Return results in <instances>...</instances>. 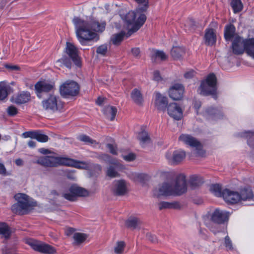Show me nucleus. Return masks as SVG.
Wrapping results in <instances>:
<instances>
[{"label":"nucleus","instance_id":"1","mask_svg":"<svg viewBox=\"0 0 254 254\" xmlns=\"http://www.w3.org/2000/svg\"><path fill=\"white\" fill-rule=\"evenodd\" d=\"M72 22L78 40L82 45H85L86 41L96 38L98 35L94 31H103L106 25L105 21L99 22L94 19L87 21L78 17H74Z\"/></svg>","mask_w":254,"mask_h":254},{"label":"nucleus","instance_id":"2","mask_svg":"<svg viewBox=\"0 0 254 254\" xmlns=\"http://www.w3.org/2000/svg\"><path fill=\"white\" fill-rule=\"evenodd\" d=\"M35 163L45 167H56L59 166L73 167L78 169L89 170V163L63 157L45 156L38 158Z\"/></svg>","mask_w":254,"mask_h":254},{"label":"nucleus","instance_id":"3","mask_svg":"<svg viewBox=\"0 0 254 254\" xmlns=\"http://www.w3.org/2000/svg\"><path fill=\"white\" fill-rule=\"evenodd\" d=\"M187 181L183 174L179 175L174 184L164 183L159 189L161 195H181L187 191Z\"/></svg>","mask_w":254,"mask_h":254},{"label":"nucleus","instance_id":"4","mask_svg":"<svg viewBox=\"0 0 254 254\" xmlns=\"http://www.w3.org/2000/svg\"><path fill=\"white\" fill-rule=\"evenodd\" d=\"M14 198L17 202L12 205L11 210L15 214H26L33 206H35V203L31 201L30 197L25 194H16Z\"/></svg>","mask_w":254,"mask_h":254},{"label":"nucleus","instance_id":"5","mask_svg":"<svg viewBox=\"0 0 254 254\" xmlns=\"http://www.w3.org/2000/svg\"><path fill=\"white\" fill-rule=\"evenodd\" d=\"M217 89V79L213 73L207 75L199 87L200 94L203 96L213 95L216 97Z\"/></svg>","mask_w":254,"mask_h":254},{"label":"nucleus","instance_id":"6","mask_svg":"<svg viewBox=\"0 0 254 254\" xmlns=\"http://www.w3.org/2000/svg\"><path fill=\"white\" fill-rule=\"evenodd\" d=\"M79 91V85L73 80H67L60 87L61 95L64 98L75 97L78 95Z\"/></svg>","mask_w":254,"mask_h":254},{"label":"nucleus","instance_id":"7","mask_svg":"<svg viewBox=\"0 0 254 254\" xmlns=\"http://www.w3.org/2000/svg\"><path fill=\"white\" fill-rule=\"evenodd\" d=\"M26 244L34 251L43 254H55L56 253V249L54 247L41 241L30 239L26 241Z\"/></svg>","mask_w":254,"mask_h":254},{"label":"nucleus","instance_id":"8","mask_svg":"<svg viewBox=\"0 0 254 254\" xmlns=\"http://www.w3.org/2000/svg\"><path fill=\"white\" fill-rule=\"evenodd\" d=\"M43 108L53 112L61 111L64 108V103L59 96L50 95L49 97L42 102Z\"/></svg>","mask_w":254,"mask_h":254},{"label":"nucleus","instance_id":"9","mask_svg":"<svg viewBox=\"0 0 254 254\" xmlns=\"http://www.w3.org/2000/svg\"><path fill=\"white\" fill-rule=\"evenodd\" d=\"M179 140L191 147H195L197 156H203L204 154L201 143L195 138L189 134H182L179 137Z\"/></svg>","mask_w":254,"mask_h":254},{"label":"nucleus","instance_id":"10","mask_svg":"<svg viewBox=\"0 0 254 254\" xmlns=\"http://www.w3.org/2000/svg\"><path fill=\"white\" fill-rule=\"evenodd\" d=\"M247 39H244L239 35L236 36L232 41V49L233 53L237 55H242L244 51L247 52Z\"/></svg>","mask_w":254,"mask_h":254},{"label":"nucleus","instance_id":"11","mask_svg":"<svg viewBox=\"0 0 254 254\" xmlns=\"http://www.w3.org/2000/svg\"><path fill=\"white\" fill-rule=\"evenodd\" d=\"M65 52L77 66H81V59L77 48L71 43L66 42Z\"/></svg>","mask_w":254,"mask_h":254},{"label":"nucleus","instance_id":"12","mask_svg":"<svg viewBox=\"0 0 254 254\" xmlns=\"http://www.w3.org/2000/svg\"><path fill=\"white\" fill-rule=\"evenodd\" d=\"M185 151L182 150H177L172 152H167L166 158L168 162L173 165H178L181 163L186 157Z\"/></svg>","mask_w":254,"mask_h":254},{"label":"nucleus","instance_id":"13","mask_svg":"<svg viewBox=\"0 0 254 254\" xmlns=\"http://www.w3.org/2000/svg\"><path fill=\"white\" fill-rule=\"evenodd\" d=\"M169 116L177 121L181 120L183 117V111L176 103L169 104L167 108Z\"/></svg>","mask_w":254,"mask_h":254},{"label":"nucleus","instance_id":"14","mask_svg":"<svg viewBox=\"0 0 254 254\" xmlns=\"http://www.w3.org/2000/svg\"><path fill=\"white\" fill-rule=\"evenodd\" d=\"M230 216V213L226 211L215 209L211 215L212 221L217 224H222L227 222Z\"/></svg>","mask_w":254,"mask_h":254},{"label":"nucleus","instance_id":"15","mask_svg":"<svg viewBox=\"0 0 254 254\" xmlns=\"http://www.w3.org/2000/svg\"><path fill=\"white\" fill-rule=\"evenodd\" d=\"M184 92V88L181 84H175L170 87L169 91V96L174 100H181Z\"/></svg>","mask_w":254,"mask_h":254},{"label":"nucleus","instance_id":"16","mask_svg":"<svg viewBox=\"0 0 254 254\" xmlns=\"http://www.w3.org/2000/svg\"><path fill=\"white\" fill-rule=\"evenodd\" d=\"M136 11H137V9ZM142 12L143 11H140L137 12V11H136L138 18L135 20L134 24L132 26V28L128 31L127 38L129 37L133 33L137 31L145 22L146 16L145 14L142 13Z\"/></svg>","mask_w":254,"mask_h":254},{"label":"nucleus","instance_id":"17","mask_svg":"<svg viewBox=\"0 0 254 254\" xmlns=\"http://www.w3.org/2000/svg\"><path fill=\"white\" fill-rule=\"evenodd\" d=\"M22 135L24 138L30 137L41 142H46L49 140V137L42 133L39 130L26 131L23 132Z\"/></svg>","mask_w":254,"mask_h":254},{"label":"nucleus","instance_id":"18","mask_svg":"<svg viewBox=\"0 0 254 254\" xmlns=\"http://www.w3.org/2000/svg\"><path fill=\"white\" fill-rule=\"evenodd\" d=\"M224 199L230 203H236L240 202L239 192L231 190L226 189L223 190Z\"/></svg>","mask_w":254,"mask_h":254},{"label":"nucleus","instance_id":"19","mask_svg":"<svg viewBox=\"0 0 254 254\" xmlns=\"http://www.w3.org/2000/svg\"><path fill=\"white\" fill-rule=\"evenodd\" d=\"M240 202L254 201V193L250 187H245L239 191Z\"/></svg>","mask_w":254,"mask_h":254},{"label":"nucleus","instance_id":"20","mask_svg":"<svg viewBox=\"0 0 254 254\" xmlns=\"http://www.w3.org/2000/svg\"><path fill=\"white\" fill-rule=\"evenodd\" d=\"M54 86V84L52 83H49L46 81H40L35 85V89L38 95V94L42 92H50L53 89Z\"/></svg>","mask_w":254,"mask_h":254},{"label":"nucleus","instance_id":"21","mask_svg":"<svg viewBox=\"0 0 254 254\" xmlns=\"http://www.w3.org/2000/svg\"><path fill=\"white\" fill-rule=\"evenodd\" d=\"M110 164L114 165V166H110L107 169V175L111 178H115L120 176L118 171L124 168V166L118 161H112L110 162Z\"/></svg>","mask_w":254,"mask_h":254},{"label":"nucleus","instance_id":"22","mask_svg":"<svg viewBox=\"0 0 254 254\" xmlns=\"http://www.w3.org/2000/svg\"><path fill=\"white\" fill-rule=\"evenodd\" d=\"M168 99L159 93H156L155 106L160 111H164L168 106Z\"/></svg>","mask_w":254,"mask_h":254},{"label":"nucleus","instance_id":"23","mask_svg":"<svg viewBox=\"0 0 254 254\" xmlns=\"http://www.w3.org/2000/svg\"><path fill=\"white\" fill-rule=\"evenodd\" d=\"M31 95L28 91H22L12 97L13 102L16 104H22L30 100Z\"/></svg>","mask_w":254,"mask_h":254},{"label":"nucleus","instance_id":"24","mask_svg":"<svg viewBox=\"0 0 254 254\" xmlns=\"http://www.w3.org/2000/svg\"><path fill=\"white\" fill-rule=\"evenodd\" d=\"M114 192L117 195H124L127 192L126 182L121 180L115 182Z\"/></svg>","mask_w":254,"mask_h":254},{"label":"nucleus","instance_id":"25","mask_svg":"<svg viewBox=\"0 0 254 254\" xmlns=\"http://www.w3.org/2000/svg\"><path fill=\"white\" fill-rule=\"evenodd\" d=\"M205 43L209 46H212L216 43V36L215 30L212 28L206 29L204 35Z\"/></svg>","mask_w":254,"mask_h":254},{"label":"nucleus","instance_id":"26","mask_svg":"<svg viewBox=\"0 0 254 254\" xmlns=\"http://www.w3.org/2000/svg\"><path fill=\"white\" fill-rule=\"evenodd\" d=\"M127 227L132 230L140 229L142 224L141 220L136 217L131 216L128 218L125 223Z\"/></svg>","mask_w":254,"mask_h":254},{"label":"nucleus","instance_id":"27","mask_svg":"<svg viewBox=\"0 0 254 254\" xmlns=\"http://www.w3.org/2000/svg\"><path fill=\"white\" fill-rule=\"evenodd\" d=\"M236 28L233 24L226 25L224 29V38L227 41H230L236 37Z\"/></svg>","mask_w":254,"mask_h":254},{"label":"nucleus","instance_id":"28","mask_svg":"<svg viewBox=\"0 0 254 254\" xmlns=\"http://www.w3.org/2000/svg\"><path fill=\"white\" fill-rule=\"evenodd\" d=\"M69 191L75 195V198L77 196H87L89 194L87 190L76 186H71L69 189Z\"/></svg>","mask_w":254,"mask_h":254},{"label":"nucleus","instance_id":"29","mask_svg":"<svg viewBox=\"0 0 254 254\" xmlns=\"http://www.w3.org/2000/svg\"><path fill=\"white\" fill-rule=\"evenodd\" d=\"M10 89V87L6 83L0 82V100H4L7 98Z\"/></svg>","mask_w":254,"mask_h":254},{"label":"nucleus","instance_id":"30","mask_svg":"<svg viewBox=\"0 0 254 254\" xmlns=\"http://www.w3.org/2000/svg\"><path fill=\"white\" fill-rule=\"evenodd\" d=\"M151 60L154 62L156 59H159L162 61H164L167 59V56L165 53L162 51L156 50H153L150 56Z\"/></svg>","mask_w":254,"mask_h":254},{"label":"nucleus","instance_id":"31","mask_svg":"<svg viewBox=\"0 0 254 254\" xmlns=\"http://www.w3.org/2000/svg\"><path fill=\"white\" fill-rule=\"evenodd\" d=\"M158 205L160 210L164 209H176L179 207V204L177 202H168L166 201H161L158 204Z\"/></svg>","mask_w":254,"mask_h":254},{"label":"nucleus","instance_id":"32","mask_svg":"<svg viewBox=\"0 0 254 254\" xmlns=\"http://www.w3.org/2000/svg\"><path fill=\"white\" fill-rule=\"evenodd\" d=\"M0 235H2L6 239L10 237L11 235L10 229L6 223H0Z\"/></svg>","mask_w":254,"mask_h":254},{"label":"nucleus","instance_id":"33","mask_svg":"<svg viewBox=\"0 0 254 254\" xmlns=\"http://www.w3.org/2000/svg\"><path fill=\"white\" fill-rule=\"evenodd\" d=\"M104 112L107 117L111 121H113L117 112V109L114 106H107L104 109Z\"/></svg>","mask_w":254,"mask_h":254},{"label":"nucleus","instance_id":"34","mask_svg":"<svg viewBox=\"0 0 254 254\" xmlns=\"http://www.w3.org/2000/svg\"><path fill=\"white\" fill-rule=\"evenodd\" d=\"M171 54L174 59H179L184 55L185 52L184 48L176 47L172 48Z\"/></svg>","mask_w":254,"mask_h":254},{"label":"nucleus","instance_id":"35","mask_svg":"<svg viewBox=\"0 0 254 254\" xmlns=\"http://www.w3.org/2000/svg\"><path fill=\"white\" fill-rule=\"evenodd\" d=\"M127 33H126L125 31H121V32L113 35L111 39V41L114 45H119L123 41L124 37L126 36L127 37Z\"/></svg>","mask_w":254,"mask_h":254},{"label":"nucleus","instance_id":"36","mask_svg":"<svg viewBox=\"0 0 254 254\" xmlns=\"http://www.w3.org/2000/svg\"><path fill=\"white\" fill-rule=\"evenodd\" d=\"M131 97L133 101L138 105H141L143 98L140 92L137 89H134L131 94Z\"/></svg>","mask_w":254,"mask_h":254},{"label":"nucleus","instance_id":"37","mask_svg":"<svg viewBox=\"0 0 254 254\" xmlns=\"http://www.w3.org/2000/svg\"><path fill=\"white\" fill-rule=\"evenodd\" d=\"M137 16L136 11H129L128 12L125 16V21L126 23L129 25H134L136 17Z\"/></svg>","mask_w":254,"mask_h":254},{"label":"nucleus","instance_id":"38","mask_svg":"<svg viewBox=\"0 0 254 254\" xmlns=\"http://www.w3.org/2000/svg\"><path fill=\"white\" fill-rule=\"evenodd\" d=\"M230 4L235 13L240 12L243 9V5L241 0H231Z\"/></svg>","mask_w":254,"mask_h":254},{"label":"nucleus","instance_id":"39","mask_svg":"<svg viewBox=\"0 0 254 254\" xmlns=\"http://www.w3.org/2000/svg\"><path fill=\"white\" fill-rule=\"evenodd\" d=\"M247 53L254 59V38L248 39L247 43Z\"/></svg>","mask_w":254,"mask_h":254},{"label":"nucleus","instance_id":"40","mask_svg":"<svg viewBox=\"0 0 254 254\" xmlns=\"http://www.w3.org/2000/svg\"><path fill=\"white\" fill-rule=\"evenodd\" d=\"M210 190L215 196L223 197V190L222 191L221 186L219 184L211 185Z\"/></svg>","mask_w":254,"mask_h":254},{"label":"nucleus","instance_id":"41","mask_svg":"<svg viewBox=\"0 0 254 254\" xmlns=\"http://www.w3.org/2000/svg\"><path fill=\"white\" fill-rule=\"evenodd\" d=\"M126 243L124 241H118L114 247V251L116 254H123L126 247Z\"/></svg>","mask_w":254,"mask_h":254},{"label":"nucleus","instance_id":"42","mask_svg":"<svg viewBox=\"0 0 254 254\" xmlns=\"http://www.w3.org/2000/svg\"><path fill=\"white\" fill-rule=\"evenodd\" d=\"M138 4L137 9V12L145 11L148 7V0H134Z\"/></svg>","mask_w":254,"mask_h":254},{"label":"nucleus","instance_id":"43","mask_svg":"<svg viewBox=\"0 0 254 254\" xmlns=\"http://www.w3.org/2000/svg\"><path fill=\"white\" fill-rule=\"evenodd\" d=\"M87 237L88 236L86 234L81 233H76L73 235V239L77 244L83 243Z\"/></svg>","mask_w":254,"mask_h":254},{"label":"nucleus","instance_id":"44","mask_svg":"<svg viewBox=\"0 0 254 254\" xmlns=\"http://www.w3.org/2000/svg\"><path fill=\"white\" fill-rule=\"evenodd\" d=\"M77 139L86 144H94L96 143L95 140L92 139L89 136L86 134H80L78 136Z\"/></svg>","mask_w":254,"mask_h":254},{"label":"nucleus","instance_id":"45","mask_svg":"<svg viewBox=\"0 0 254 254\" xmlns=\"http://www.w3.org/2000/svg\"><path fill=\"white\" fill-rule=\"evenodd\" d=\"M137 139L143 144L147 143L150 140L148 134L145 130H142L138 133Z\"/></svg>","mask_w":254,"mask_h":254},{"label":"nucleus","instance_id":"46","mask_svg":"<svg viewBox=\"0 0 254 254\" xmlns=\"http://www.w3.org/2000/svg\"><path fill=\"white\" fill-rule=\"evenodd\" d=\"M71 60V59L69 57L68 58L66 56H64L61 59L58 60L57 61V64H62L64 65L66 67L70 69L72 66Z\"/></svg>","mask_w":254,"mask_h":254},{"label":"nucleus","instance_id":"47","mask_svg":"<svg viewBox=\"0 0 254 254\" xmlns=\"http://www.w3.org/2000/svg\"><path fill=\"white\" fill-rule=\"evenodd\" d=\"M202 183V182L200 178L198 177L194 176L190 178V185L191 189H194L199 187Z\"/></svg>","mask_w":254,"mask_h":254},{"label":"nucleus","instance_id":"48","mask_svg":"<svg viewBox=\"0 0 254 254\" xmlns=\"http://www.w3.org/2000/svg\"><path fill=\"white\" fill-rule=\"evenodd\" d=\"M186 27H188L190 31H193L196 27L195 22L192 19H189L185 24Z\"/></svg>","mask_w":254,"mask_h":254},{"label":"nucleus","instance_id":"49","mask_svg":"<svg viewBox=\"0 0 254 254\" xmlns=\"http://www.w3.org/2000/svg\"><path fill=\"white\" fill-rule=\"evenodd\" d=\"M219 113V111L217 109L213 107L208 108L205 111L206 114L209 116H215Z\"/></svg>","mask_w":254,"mask_h":254},{"label":"nucleus","instance_id":"50","mask_svg":"<svg viewBox=\"0 0 254 254\" xmlns=\"http://www.w3.org/2000/svg\"><path fill=\"white\" fill-rule=\"evenodd\" d=\"M108 50L107 45H102L98 47L97 49L96 52L102 55H105Z\"/></svg>","mask_w":254,"mask_h":254},{"label":"nucleus","instance_id":"51","mask_svg":"<svg viewBox=\"0 0 254 254\" xmlns=\"http://www.w3.org/2000/svg\"><path fill=\"white\" fill-rule=\"evenodd\" d=\"M7 113L10 116H14L18 113V110L14 106H10L7 109Z\"/></svg>","mask_w":254,"mask_h":254},{"label":"nucleus","instance_id":"52","mask_svg":"<svg viewBox=\"0 0 254 254\" xmlns=\"http://www.w3.org/2000/svg\"><path fill=\"white\" fill-rule=\"evenodd\" d=\"M225 246L227 250H232L233 249L232 242L228 236L225 238Z\"/></svg>","mask_w":254,"mask_h":254},{"label":"nucleus","instance_id":"53","mask_svg":"<svg viewBox=\"0 0 254 254\" xmlns=\"http://www.w3.org/2000/svg\"><path fill=\"white\" fill-rule=\"evenodd\" d=\"M62 196L66 199L69 201H75L76 198L75 197V195L73 193H71V192H67L63 193Z\"/></svg>","mask_w":254,"mask_h":254},{"label":"nucleus","instance_id":"54","mask_svg":"<svg viewBox=\"0 0 254 254\" xmlns=\"http://www.w3.org/2000/svg\"><path fill=\"white\" fill-rule=\"evenodd\" d=\"M2 254H16V253L14 249L5 247L2 249Z\"/></svg>","mask_w":254,"mask_h":254},{"label":"nucleus","instance_id":"55","mask_svg":"<svg viewBox=\"0 0 254 254\" xmlns=\"http://www.w3.org/2000/svg\"><path fill=\"white\" fill-rule=\"evenodd\" d=\"M108 148L109 149L111 153L114 155L117 154V147L113 144L109 143L107 145Z\"/></svg>","mask_w":254,"mask_h":254},{"label":"nucleus","instance_id":"56","mask_svg":"<svg viewBox=\"0 0 254 254\" xmlns=\"http://www.w3.org/2000/svg\"><path fill=\"white\" fill-rule=\"evenodd\" d=\"M254 136V133L251 132V131H245L243 133V136L247 138L248 139V143L251 145L250 144V140L249 139L250 138H251L253 136Z\"/></svg>","mask_w":254,"mask_h":254},{"label":"nucleus","instance_id":"57","mask_svg":"<svg viewBox=\"0 0 254 254\" xmlns=\"http://www.w3.org/2000/svg\"><path fill=\"white\" fill-rule=\"evenodd\" d=\"M123 158L127 161H131L135 159V155L133 153H129L123 157Z\"/></svg>","mask_w":254,"mask_h":254},{"label":"nucleus","instance_id":"58","mask_svg":"<svg viewBox=\"0 0 254 254\" xmlns=\"http://www.w3.org/2000/svg\"><path fill=\"white\" fill-rule=\"evenodd\" d=\"M153 79L154 80L159 81L161 80L162 77L158 70H155L153 72Z\"/></svg>","mask_w":254,"mask_h":254},{"label":"nucleus","instance_id":"59","mask_svg":"<svg viewBox=\"0 0 254 254\" xmlns=\"http://www.w3.org/2000/svg\"><path fill=\"white\" fill-rule=\"evenodd\" d=\"M89 166H90L89 168V170L94 169L97 171H101L102 168L100 165L89 164Z\"/></svg>","mask_w":254,"mask_h":254},{"label":"nucleus","instance_id":"60","mask_svg":"<svg viewBox=\"0 0 254 254\" xmlns=\"http://www.w3.org/2000/svg\"><path fill=\"white\" fill-rule=\"evenodd\" d=\"M100 158H101L105 161H108L109 163H110V161H116V160L111 159V157L109 155H108L107 154H102L100 156Z\"/></svg>","mask_w":254,"mask_h":254},{"label":"nucleus","instance_id":"61","mask_svg":"<svg viewBox=\"0 0 254 254\" xmlns=\"http://www.w3.org/2000/svg\"><path fill=\"white\" fill-rule=\"evenodd\" d=\"M4 66L6 68L11 70H18L20 69L19 67L17 65H13L6 64L4 65Z\"/></svg>","mask_w":254,"mask_h":254},{"label":"nucleus","instance_id":"62","mask_svg":"<svg viewBox=\"0 0 254 254\" xmlns=\"http://www.w3.org/2000/svg\"><path fill=\"white\" fill-rule=\"evenodd\" d=\"M0 174L3 176H6V168L3 165V164L0 162Z\"/></svg>","mask_w":254,"mask_h":254},{"label":"nucleus","instance_id":"63","mask_svg":"<svg viewBox=\"0 0 254 254\" xmlns=\"http://www.w3.org/2000/svg\"><path fill=\"white\" fill-rule=\"evenodd\" d=\"M136 178L140 182H143L146 180L147 176L144 174H139L137 175Z\"/></svg>","mask_w":254,"mask_h":254},{"label":"nucleus","instance_id":"64","mask_svg":"<svg viewBox=\"0 0 254 254\" xmlns=\"http://www.w3.org/2000/svg\"><path fill=\"white\" fill-rule=\"evenodd\" d=\"M195 74V72L193 70H190L185 73L184 76L186 78H191Z\"/></svg>","mask_w":254,"mask_h":254}]
</instances>
